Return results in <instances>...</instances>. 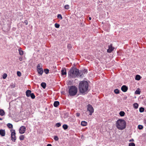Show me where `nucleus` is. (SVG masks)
<instances>
[{
	"instance_id": "nucleus-1",
	"label": "nucleus",
	"mask_w": 146,
	"mask_h": 146,
	"mask_svg": "<svg viewBox=\"0 0 146 146\" xmlns=\"http://www.w3.org/2000/svg\"><path fill=\"white\" fill-rule=\"evenodd\" d=\"M89 84L87 81L84 80L80 82L78 90L80 93L84 95L88 93L89 90Z\"/></svg>"
},
{
	"instance_id": "nucleus-2",
	"label": "nucleus",
	"mask_w": 146,
	"mask_h": 146,
	"mask_svg": "<svg viewBox=\"0 0 146 146\" xmlns=\"http://www.w3.org/2000/svg\"><path fill=\"white\" fill-rule=\"evenodd\" d=\"M79 69L75 67H72L68 73V77L69 78H75L78 77Z\"/></svg>"
},
{
	"instance_id": "nucleus-3",
	"label": "nucleus",
	"mask_w": 146,
	"mask_h": 146,
	"mask_svg": "<svg viewBox=\"0 0 146 146\" xmlns=\"http://www.w3.org/2000/svg\"><path fill=\"white\" fill-rule=\"evenodd\" d=\"M126 125V123L123 119H119L116 122V126L119 130H122L125 129Z\"/></svg>"
},
{
	"instance_id": "nucleus-4",
	"label": "nucleus",
	"mask_w": 146,
	"mask_h": 146,
	"mask_svg": "<svg viewBox=\"0 0 146 146\" xmlns=\"http://www.w3.org/2000/svg\"><path fill=\"white\" fill-rule=\"evenodd\" d=\"M69 94L71 96H75L77 93L78 88L75 86H72L69 87Z\"/></svg>"
},
{
	"instance_id": "nucleus-5",
	"label": "nucleus",
	"mask_w": 146,
	"mask_h": 146,
	"mask_svg": "<svg viewBox=\"0 0 146 146\" xmlns=\"http://www.w3.org/2000/svg\"><path fill=\"white\" fill-rule=\"evenodd\" d=\"M88 73V70L87 69H84L80 70H79V73L78 76H79L83 77H84V74H87Z\"/></svg>"
},
{
	"instance_id": "nucleus-6",
	"label": "nucleus",
	"mask_w": 146,
	"mask_h": 146,
	"mask_svg": "<svg viewBox=\"0 0 146 146\" xmlns=\"http://www.w3.org/2000/svg\"><path fill=\"white\" fill-rule=\"evenodd\" d=\"M11 140L15 142L16 140L15 130L14 129H11Z\"/></svg>"
},
{
	"instance_id": "nucleus-7",
	"label": "nucleus",
	"mask_w": 146,
	"mask_h": 146,
	"mask_svg": "<svg viewBox=\"0 0 146 146\" xmlns=\"http://www.w3.org/2000/svg\"><path fill=\"white\" fill-rule=\"evenodd\" d=\"M87 111L90 112L89 115H92L94 112V109L92 106L89 104L87 105Z\"/></svg>"
},
{
	"instance_id": "nucleus-8",
	"label": "nucleus",
	"mask_w": 146,
	"mask_h": 146,
	"mask_svg": "<svg viewBox=\"0 0 146 146\" xmlns=\"http://www.w3.org/2000/svg\"><path fill=\"white\" fill-rule=\"evenodd\" d=\"M19 132L20 133L22 134L24 133L26 130V127L25 126H22L19 129Z\"/></svg>"
},
{
	"instance_id": "nucleus-9",
	"label": "nucleus",
	"mask_w": 146,
	"mask_h": 146,
	"mask_svg": "<svg viewBox=\"0 0 146 146\" xmlns=\"http://www.w3.org/2000/svg\"><path fill=\"white\" fill-rule=\"evenodd\" d=\"M108 49L107 50V52L109 53H111L113 50L114 48L112 46V44H111L110 45L108 46Z\"/></svg>"
},
{
	"instance_id": "nucleus-10",
	"label": "nucleus",
	"mask_w": 146,
	"mask_h": 146,
	"mask_svg": "<svg viewBox=\"0 0 146 146\" xmlns=\"http://www.w3.org/2000/svg\"><path fill=\"white\" fill-rule=\"evenodd\" d=\"M128 87L125 85H123L122 86L121 88V90L123 92H126L128 90Z\"/></svg>"
},
{
	"instance_id": "nucleus-11",
	"label": "nucleus",
	"mask_w": 146,
	"mask_h": 146,
	"mask_svg": "<svg viewBox=\"0 0 146 146\" xmlns=\"http://www.w3.org/2000/svg\"><path fill=\"white\" fill-rule=\"evenodd\" d=\"M37 70L38 73L40 75H42L43 73V69L42 67L40 68L37 69Z\"/></svg>"
},
{
	"instance_id": "nucleus-12",
	"label": "nucleus",
	"mask_w": 146,
	"mask_h": 146,
	"mask_svg": "<svg viewBox=\"0 0 146 146\" xmlns=\"http://www.w3.org/2000/svg\"><path fill=\"white\" fill-rule=\"evenodd\" d=\"M5 132L4 129L0 130V135L2 137L4 136L5 135Z\"/></svg>"
},
{
	"instance_id": "nucleus-13",
	"label": "nucleus",
	"mask_w": 146,
	"mask_h": 146,
	"mask_svg": "<svg viewBox=\"0 0 146 146\" xmlns=\"http://www.w3.org/2000/svg\"><path fill=\"white\" fill-rule=\"evenodd\" d=\"M31 93V91L29 90H27L26 92V94L27 97H30Z\"/></svg>"
},
{
	"instance_id": "nucleus-14",
	"label": "nucleus",
	"mask_w": 146,
	"mask_h": 146,
	"mask_svg": "<svg viewBox=\"0 0 146 146\" xmlns=\"http://www.w3.org/2000/svg\"><path fill=\"white\" fill-rule=\"evenodd\" d=\"M61 75H66V72L65 68H63L61 71Z\"/></svg>"
},
{
	"instance_id": "nucleus-15",
	"label": "nucleus",
	"mask_w": 146,
	"mask_h": 146,
	"mask_svg": "<svg viewBox=\"0 0 146 146\" xmlns=\"http://www.w3.org/2000/svg\"><path fill=\"white\" fill-rule=\"evenodd\" d=\"M59 102L58 101H55L54 102L53 104L54 106L55 107H57L59 105Z\"/></svg>"
},
{
	"instance_id": "nucleus-16",
	"label": "nucleus",
	"mask_w": 146,
	"mask_h": 146,
	"mask_svg": "<svg viewBox=\"0 0 146 146\" xmlns=\"http://www.w3.org/2000/svg\"><path fill=\"white\" fill-rule=\"evenodd\" d=\"M46 84L45 82H43L41 84V86L44 89L46 88Z\"/></svg>"
},
{
	"instance_id": "nucleus-17",
	"label": "nucleus",
	"mask_w": 146,
	"mask_h": 146,
	"mask_svg": "<svg viewBox=\"0 0 146 146\" xmlns=\"http://www.w3.org/2000/svg\"><path fill=\"white\" fill-rule=\"evenodd\" d=\"M87 124V122L85 121H82L81 122V124L82 126H86Z\"/></svg>"
},
{
	"instance_id": "nucleus-18",
	"label": "nucleus",
	"mask_w": 146,
	"mask_h": 146,
	"mask_svg": "<svg viewBox=\"0 0 146 146\" xmlns=\"http://www.w3.org/2000/svg\"><path fill=\"white\" fill-rule=\"evenodd\" d=\"M5 112L2 109L0 110V115L2 116L5 115Z\"/></svg>"
},
{
	"instance_id": "nucleus-19",
	"label": "nucleus",
	"mask_w": 146,
	"mask_h": 146,
	"mask_svg": "<svg viewBox=\"0 0 146 146\" xmlns=\"http://www.w3.org/2000/svg\"><path fill=\"white\" fill-rule=\"evenodd\" d=\"M125 114V113L123 111H121L119 113L121 117H123L124 116Z\"/></svg>"
},
{
	"instance_id": "nucleus-20",
	"label": "nucleus",
	"mask_w": 146,
	"mask_h": 146,
	"mask_svg": "<svg viewBox=\"0 0 146 146\" xmlns=\"http://www.w3.org/2000/svg\"><path fill=\"white\" fill-rule=\"evenodd\" d=\"M141 78V77L139 75H137L135 76V79L137 80H139Z\"/></svg>"
},
{
	"instance_id": "nucleus-21",
	"label": "nucleus",
	"mask_w": 146,
	"mask_h": 146,
	"mask_svg": "<svg viewBox=\"0 0 146 146\" xmlns=\"http://www.w3.org/2000/svg\"><path fill=\"white\" fill-rule=\"evenodd\" d=\"M138 104L137 103H135L133 104L134 108L135 109H137L138 108Z\"/></svg>"
},
{
	"instance_id": "nucleus-22",
	"label": "nucleus",
	"mask_w": 146,
	"mask_h": 146,
	"mask_svg": "<svg viewBox=\"0 0 146 146\" xmlns=\"http://www.w3.org/2000/svg\"><path fill=\"white\" fill-rule=\"evenodd\" d=\"M7 126L10 129H12L13 127V125L10 123H8L7 124Z\"/></svg>"
},
{
	"instance_id": "nucleus-23",
	"label": "nucleus",
	"mask_w": 146,
	"mask_h": 146,
	"mask_svg": "<svg viewBox=\"0 0 146 146\" xmlns=\"http://www.w3.org/2000/svg\"><path fill=\"white\" fill-rule=\"evenodd\" d=\"M25 137L23 135H21L19 137V139L20 140H24Z\"/></svg>"
},
{
	"instance_id": "nucleus-24",
	"label": "nucleus",
	"mask_w": 146,
	"mask_h": 146,
	"mask_svg": "<svg viewBox=\"0 0 146 146\" xmlns=\"http://www.w3.org/2000/svg\"><path fill=\"white\" fill-rule=\"evenodd\" d=\"M62 127L64 130H66L68 129V126L66 124H64L62 126Z\"/></svg>"
},
{
	"instance_id": "nucleus-25",
	"label": "nucleus",
	"mask_w": 146,
	"mask_h": 146,
	"mask_svg": "<svg viewBox=\"0 0 146 146\" xmlns=\"http://www.w3.org/2000/svg\"><path fill=\"white\" fill-rule=\"evenodd\" d=\"M145 109L144 108L141 107L139 108V111L140 112L142 113L144 111Z\"/></svg>"
},
{
	"instance_id": "nucleus-26",
	"label": "nucleus",
	"mask_w": 146,
	"mask_h": 146,
	"mask_svg": "<svg viewBox=\"0 0 146 146\" xmlns=\"http://www.w3.org/2000/svg\"><path fill=\"white\" fill-rule=\"evenodd\" d=\"M19 54L21 55H22L23 54V52L21 48L19 49Z\"/></svg>"
},
{
	"instance_id": "nucleus-27",
	"label": "nucleus",
	"mask_w": 146,
	"mask_h": 146,
	"mask_svg": "<svg viewBox=\"0 0 146 146\" xmlns=\"http://www.w3.org/2000/svg\"><path fill=\"white\" fill-rule=\"evenodd\" d=\"M114 92L116 94H118L119 93V90L117 89H115L114 91Z\"/></svg>"
},
{
	"instance_id": "nucleus-28",
	"label": "nucleus",
	"mask_w": 146,
	"mask_h": 146,
	"mask_svg": "<svg viewBox=\"0 0 146 146\" xmlns=\"http://www.w3.org/2000/svg\"><path fill=\"white\" fill-rule=\"evenodd\" d=\"M31 98L32 99H34L35 97V95L33 93H31V95L30 96Z\"/></svg>"
},
{
	"instance_id": "nucleus-29",
	"label": "nucleus",
	"mask_w": 146,
	"mask_h": 146,
	"mask_svg": "<svg viewBox=\"0 0 146 146\" xmlns=\"http://www.w3.org/2000/svg\"><path fill=\"white\" fill-rule=\"evenodd\" d=\"M135 93L136 94H140V91L139 90H138V89H137L135 91Z\"/></svg>"
},
{
	"instance_id": "nucleus-30",
	"label": "nucleus",
	"mask_w": 146,
	"mask_h": 146,
	"mask_svg": "<svg viewBox=\"0 0 146 146\" xmlns=\"http://www.w3.org/2000/svg\"><path fill=\"white\" fill-rule=\"evenodd\" d=\"M44 72L45 73L47 74L49 73V70L48 69H46L44 70Z\"/></svg>"
},
{
	"instance_id": "nucleus-31",
	"label": "nucleus",
	"mask_w": 146,
	"mask_h": 146,
	"mask_svg": "<svg viewBox=\"0 0 146 146\" xmlns=\"http://www.w3.org/2000/svg\"><path fill=\"white\" fill-rule=\"evenodd\" d=\"M143 125H138V128L139 129L141 130L143 129Z\"/></svg>"
},
{
	"instance_id": "nucleus-32",
	"label": "nucleus",
	"mask_w": 146,
	"mask_h": 146,
	"mask_svg": "<svg viewBox=\"0 0 146 146\" xmlns=\"http://www.w3.org/2000/svg\"><path fill=\"white\" fill-rule=\"evenodd\" d=\"M54 26L56 28H58L59 27L60 25L59 24L57 23H56L55 24Z\"/></svg>"
},
{
	"instance_id": "nucleus-33",
	"label": "nucleus",
	"mask_w": 146,
	"mask_h": 146,
	"mask_svg": "<svg viewBox=\"0 0 146 146\" xmlns=\"http://www.w3.org/2000/svg\"><path fill=\"white\" fill-rule=\"evenodd\" d=\"M54 139L56 141H58V138L57 136H54Z\"/></svg>"
},
{
	"instance_id": "nucleus-34",
	"label": "nucleus",
	"mask_w": 146,
	"mask_h": 146,
	"mask_svg": "<svg viewBox=\"0 0 146 146\" xmlns=\"http://www.w3.org/2000/svg\"><path fill=\"white\" fill-rule=\"evenodd\" d=\"M57 17L58 18L60 19V20L62 19V16L61 14H59L57 15Z\"/></svg>"
},
{
	"instance_id": "nucleus-35",
	"label": "nucleus",
	"mask_w": 146,
	"mask_h": 146,
	"mask_svg": "<svg viewBox=\"0 0 146 146\" xmlns=\"http://www.w3.org/2000/svg\"><path fill=\"white\" fill-rule=\"evenodd\" d=\"M64 8L66 9H68L69 8V6L68 5H66L64 6Z\"/></svg>"
},
{
	"instance_id": "nucleus-36",
	"label": "nucleus",
	"mask_w": 146,
	"mask_h": 146,
	"mask_svg": "<svg viewBox=\"0 0 146 146\" xmlns=\"http://www.w3.org/2000/svg\"><path fill=\"white\" fill-rule=\"evenodd\" d=\"M129 146H135V144L133 143H130L129 144Z\"/></svg>"
},
{
	"instance_id": "nucleus-37",
	"label": "nucleus",
	"mask_w": 146,
	"mask_h": 146,
	"mask_svg": "<svg viewBox=\"0 0 146 146\" xmlns=\"http://www.w3.org/2000/svg\"><path fill=\"white\" fill-rule=\"evenodd\" d=\"M7 75L6 74H4L3 76V79H5L7 77Z\"/></svg>"
},
{
	"instance_id": "nucleus-38",
	"label": "nucleus",
	"mask_w": 146,
	"mask_h": 146,
	"mask_svg": "<svg viewBox=\"0 0 146 146\" xmlns=\"http://www.w3.org/2000/svg\"><path fill=\"white\" fill-rule=\"evenodd\" d=\"M17 74L19 76H20L21 75V73L20 71H17Z\"/></svg>"
},
{
	"instance_id": "nucleus-39",
	"label": "nucleus",
	"mask_w": 146,
	"mask_h": 146,
	"mask_svg": "<svg viewBox=\"0 0 146 146\" xmlns=\"http://www.w3.org/2000/svg\"><path fill=\"white\" fill-rule=\"evenodd\" d=\"M61 125V124L60 123H58L56 124V125L57 127H60Z\"/></svg>"
},
{
	"instance_id": "nucleus-40",
	"label": "nucleus",
	"mask_w": 146,
	"mask_h": 146,
	"mask_svg": "<svg viewBox=\"0 0 146 146\" xmlns=\"http://www.w3.org/2000/svg\"><path fill=\"white\" fill-rule=\"evenodd\" d=\"M10 86L12 88H14L15 87V85L13 84H11Z\"/></svg>"
},
{
	"instance_id": "nucleus-41",
	"label": "nucleus",
	"mask_w": 146,
	"mask_h": 146,
	"mask_svg": "<svg viewBox=\"0 0 146 146\" xmlns=\"http://www.w3.org/2000/svg\"><path fill=\"white\" fill-rule=\"evenodd\" d=\"M75 121V120L74 119L72 118L70 120V121L71 122H74Z\"/></svg>"
},
{
	"instance_id": "nucleus-42",
	"label": "nucleus",
	"mask_w": 146,
	"mask_h": 146,
	"mask_svg": "<svg viewBox=\"0 0 146 146\" xmlns=\"http://www.w3.org/2000/svg\"><path fill=\"white\" fill-rule=\"evenodd\" d=\"M24 23L26 25H27L28 24V22L27 20H25L24 21Z\"/></svg>"
},
{
	"instance_id": "nucleus-43",
	"label": "nucleus",
	"mask_w": 146,
	"mask_h": 146,
	"mask_svg": "<svg viewBox=\"0 0 146 146\" xmlns=\"http://www.w3.org/2000/svg\"><path fill=\"white\" fill-rule=\"evenodd\" d=\"M76 116H77V117H79L80 116V114L79 113H77L76 114Z\"/></svg>"
},
{
	"instance_id": "nucleus-44",
	"label": "nucleus",
	"mask_w": 146,
	"mask_h": 146,
	"mask_svg": "<svg viewBox=\"0 0 146 146\" xmlns=\"http://www.w3.org/2000/svg\"><path fill=\"white\" fill-rule=\"evenodd\" d=\"M40 64H38L37 66V69H38V68H40Z\"/></svg>"
},
{
	"instance_id": "nucleus-45",
	"label": "nucleus",
	"mask_w": 146,
	"mask_h": 146,
	"mask_svg": "<svg viewBox=\"0 0 146 146\" xmlns=\"http://www.w3.org/2000/svg\"><path fill=\"white\" fill-rule=\"evenodd\" d=\"M19 59L20 61H22V60H23V58H22V57H20L19 58Z\"/></svg>"
},
{
	"instance_id": "nucleus-46",
	"label": "nucleus",
	"mask_w": 146,
	"mask_h": 146,
	"mask_svg": "<svg viewBox=\"0 0 146 146\" xmlns=\"http://www.w3.org/2000/svg\"><path fill=\"white\" fill-rule=\"evenodd\" d=\"M127 96H125L123 98V100H126L127 99Z\"/></svg>"
},
{
	"instance_id": "nucleus-47",
	"label": "nucleus",
	"mask_w": 146,
	"mask_h": 146,
	"mask_svg": "<svg viewBox=\"0 0 146 146\" xmlns=\"http://www.w3.org/2000/svg\"><path fill=\"white\" fill-rule=\"evenodd\" d=\"M134 141V140L133 139H130L129 140V141L130 142H131V141Z\"/></svg>"
},
{
	"instance_id": "nucleus-48",
	"label": "nucleus",
	"mask_w": 146,
	"mask_h": 146,
	"mask_svg": "<svg viewBox=\"0 0 146 146\" xmlns=\"http://www.w3.org/2000/svg\"><path fill=\"white\" fill-rule=\"evenodd\" d=\"M47 146H52V145L50 144H48L47 145Z\"/></svg>"
},
{
	"instance_id": "nucleus-49",
	"label": "nucleus",
	"mask_w": 146,
	"mask_h": 146,
	"mask_svg": "<svg viewBox=\"0 0 146 146\" xmlns=\"http://www.w3.org/2000/svg\"><path fill=\"white\" fill-rule=\"evenodd\" d=\"M88 19L89 20H91L92 19V18L91 17H89Z\"/></svg>"
},
{
	"instance_id": "nucleus-50",
	"label": "nucleus",
	"mask_w": 146,
	"mask_h": 146,
	"mask_svg": "<svg viewBox=\"0 0 146 146\" xmlns=\"http://www.w3.org/2000/svg\"><path fill=\"white\" fill-rule=\"evenodd\" d=\"M3 119L2 118H0V120H2Z\"/></svg>"
},
{
	"instance_id": "nucleus-51",
	"label": "nucleus",
	"mask_w": 146,
	"mask_h": 146,
	"mask_svg": "<svg viewBox=\"0 0 146 146\" xmlns=\"http://www.w3.org/2000/svg\"><path fill=\"white\" fill-rule=\"evenodd\" d=\"M7 146H9V145H7Z\"/></svg>"
}]
</instances>
